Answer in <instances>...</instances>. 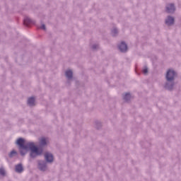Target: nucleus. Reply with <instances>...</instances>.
I'll return each instance as SVG.
<instances>
[{
    "label": "nucleus",
    "mask_w": 181,
    "mask_h": 181,
    "mask_svg": "<svg viewBox=\"0 0 181 181\" xmlns=\"http://www.w3.org/2000/svg\"><path fill=\"white\" fill-rule=\"evenodd\" d=\"M16 144L18 145L20 148L21 155L23 156L25 153H28L29 149H30V157L36 158V156H39V155H42L43 150L42 148H37L35 146L33 143H26L25 139L20 138L17 140Z\"/></svg>",
    "instance_id": "obj_1"
},
{
    "label": "nucleus",
    "mask_w": 181,
    "mask_h": 181,
    "mask_svg": "<svg viewBox=\"0 0 181 181\" xmlns=\"http://www.w3.org/2000/svg\"><path fill=\"white\" fill-rule=\"evenodd\" d=\"M176 76V72L172 69H169L167 71L166 78L167 81H173L175 80V77Z\"/></svg>",
    "instance_id": "obj_2"
},
{
    "label": "nucleus",
    "mask_w": 181,
    "mask_h": 181,
    "mask_svg": "<svg viewBox=\"0 0 181 181\" xmlns=\"http://www.w3.org/2000/svg\"><path fill=\"white\" fill-rule=\"evenodd\" d=\"M119 49L120 52H124L128 50V47L127 46V44H125V42H122L121 44L119 45Z\"/></svg>",
    "instance_id": "obj_3"
},
{
    "label": "nucleus",
    "mask_w": 181,
    "mask_h": 181,
    "mask_svg": "<svg viewBox=\"0 0 181 181\" xmlns=\"http://www.w3.org/2000/svg\"><path fill=\"white\" fill-rule=\"evenodd\" d=\"M166 12H168V13H172L175 12V5L169 4L166 7Z\"/></svg>",
    "instance_id": "obj_4"
},
{
    "label": "nucleus",
    "mask_w": 181,
    "mask_h": 181,
    "mask_svg": "<svg viewBox=\"0 0 181 181\" xmlns=\"http://www.w3.org/2000/svg\"><path fill=\"white\" fill-rule=\"evenodd\" d=\"M45 158L47 162H52L53 160V155L50 153H46L45 155Z\"/></svg>",
    "instance_id": "obj_5"
},
{
    "label": "nucleus",
    "mask_w": 181,
    "mask_h": 181,
    "mask_svg": "<svg viewBox=\"0 0 181 181\" xmlns=\"http://www.w3.org/2000/svg\"><path fill=\"white\" fill-rule=\"evenodd\" d=\"M174 23H175V18H173V17L169 16L165 20L166 25H173Z\"/></svg>",
    "instance_id": "obj_6"
},
{
    "label": "nucleus",
    "mask_w": 181,
    "mask_h": 181,
    "mask_svg": "<svg viewBox=\"0 0 181 181\" xmlns=\"http://www.w3.org/2000/svg\"><path fill=\"white\" fill-rule=\"evenodd\" d=\"M16 172H17L18 173L23 172V167L22 166V165L18 164L16 166Z\"/></svg>",
    "instance_id": "obj_7"
},
{
    "label": "nucleus",
    "mask_w": 181,
    "mask_h": 181,
    "mask_svg": "<svg viewBox=\"0 0 181 181\" xmlns=\"http://www.w3.org/2000/svg\"><path fill=\"white\" fill-rule=\"evenodd\" d=\"M28 105H30L31 107L35 105V98L32 97V98H28Z\"/></svg>",
    "instance_id": "obj_8"
},
{
    "label": "nucleus",
    "mask_w": 181,
    "mask_h": 181,
    "mask_svg": "<svg viewBox=\"0 0 181 181\" xmlns=\"http://www.w3.org/2000/svg\"><path fill=\"white\" fill-rule=\"evenodd\" d=\"M30 23H32V20H30V18H25L24 19V25H25V26H29Z\"/></svg>",
    "instance_id": "obj_9"
},
{
    "label": "nucleus",
    "mask_w": 181,
    "mask_h": 181,
    "mask_svg": "<svg viewBox=\"0 0 181 181\" xmlns=\"http://www.w3.org/2000/svg\"><path fill=\"white\" fill-rule=\"evenodd\" d=\"M65 74L67 78H71L73 77V71L70 70L66 71Z\"/></svg>",
    "instance_id": "obj_10"
},
{
    "label": "nucleus",
    "mask_w": 181,
    "mask_h": 181,
    "mask_svg": "<svg viewBox=\"0 0 181 181\" xmlns=\"http://www.w3.org/2000/svg\"><path fill=\"white\" fill-rule=\"evenodd\" d=\"M39 168L40 169V170H46V163H39Z\"/></svg>",
    "instance_id": "obj_11"
},
{
    "label": "nucleus",
    "mask_w": 181,
    "mask_h": 181,
    "mask_svg": "<svg viewBox=\"0 0 181 181\" xmlns=\"http://www.w3.org/2000/svg\"><path fill=\"white\" fill-rule=\"evenodd\" d=\"M40 141L41 145H46V144H47V139L45 137L41 138Z\"/></svg>",
    "instance_id": "obj_12"
},
{
    "label": "nucleus",
    "mask_w": 181,
    "mask_h": 181,
    "mask_svg": "<svg viewBox=\"0 0 181 181\" xmlns=\"http://www.w3.org/2000/svg\"><path fill=\"white\" fill-rule=\"evenodd\" d=\"M129 98H131V94L126 93L124 96V100H125L126 101H128V100H129Z\"/></svg>",
    "instance_id": "obj_13"
},
{
    "label": "nucleus",
    "mask_w": 181,
    "mask_h": 181,
    "mask_svg": "<svg viewBox=\"0 0 181 181\" xmlns=\"http://www.w3.org/2000/svg\"><path fill=\"white\" fill-rule=\"evenodd\" d=\"M17 153L16 151H15L14 150H13L10 153H9V157L10 158H13V156H15V155H16Z\"/></svg>",
    "instance_id": "obj_14"
},
{
    "label": "nucleus",
    "mask_w": 181,
    "mask_h": 181,
    "mask_svg": "<svg viewBox=\"0 0 181 181\" xmlns=\"http://www.w3.org/2000/svg\"><path fill=\"white\" fill-rule=\"evenodd\" d=\"M0 175L1 176H5V170L4 168H0Z\"/></svg>",
    "instance_id": "obj_15"
},
{
    "label": "nucleus",
    "mask_w": 181,
    "mask_h": 181,
    "mask_svg": "<svg viewBox=\"0 0 181 181\" xmlns=\"http://www.w3.org/2000/svg\"><path fill=\"white\" fill-rule=\"evenodd\" d=\"M143 73H144V74H148V68H144L143 69Z\"/></svg>",
    "instance_id": "obj_16"
},
{
    "label": "nucleus",
    "mask_w": 181,
    "mask_h": 181,
    "mask_svg": "<svg viewBox=\"0 0 181 181\" xmlns=\"http://www.w3.org/2000/svg\"><path fill=\"white\" fill-rule=\"evenodd\" d=\"M41 29H42L43 30H46V25H45V24H42L41 25Z\"/></svg>",
    "instance_id": "obj_17"
},
{
    "label": "nucleus",
    "mask_w": 181,
    "mask_h": 181,
    "mask_svg": "<svg viewBox=\"0 0 181 181\" xmlns=\"http://www.w3.org/2000/svg\"><path fill=\"white\" fill-rule=\"evenodd\" d=\"M93 49H97V47H95V45H93Z\"/></svg>",
    "instance_id": "obj_18"
},
{
    "label": "nucleus",
    "mask_w": 181,
    "mask_h": 181,
    "mask_svg": "<svg viewBox=\"0 0 181 181\" xmlns=\"http://www.w3.org/2000/svg\"><path fill=\"white\" fill-rule=\"evenodd\" d=\"M114 33H117V30H114Z\"/></svg>",
    "instance_id": "obj_19"
}]
</instances>
